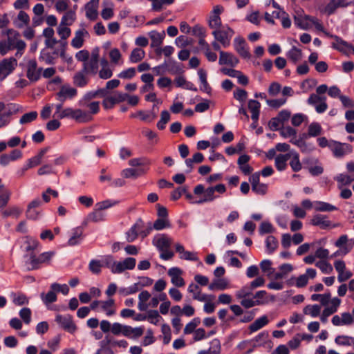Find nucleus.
<instances>
[{"label":"nucleus","instance_id":"f257e3e1","mask_svg":"<svg viewBox=\"0 0 354 354\" xmlns=\"http://www.w3.org/2000/svg\"><path fill=\"white\" fill-rule=\"evenodd\" d=\"M153 243L161 252V259L164 260H169L174 257V253L170 250V247L172 244V239L166 234H162L160 236L154 239Z\"/></svg>","mask_w":354,"mask_h":354},{"label":"nucleus","instance_id":"f03ea898","mask_svg":"<svg viewBox=\"0 0 354 354\" xmlns=\"http://www.w3.org/2000/svg\"><path fill=\"white\" fill-rule=\"evenodd\" d=\"M6 34L8 36L7 40L4 41L11 49H17L16 56L19 55H21L23 51L26 47V43L19 39L20 34L19 32L14 29H8L6 31Z\"/></svg>","mask_w":354,"mask_h":354},{"label":"nucleus","instance_id":"7ed1b4c3","mask_svg":"<svg viewBox=\"0 0 354 354\" xmlns=\"http://www.w3.org/2000/svg\"><path fill=\"white\" fill-rule=\"evenodd\" d=\"M58 117L61 119L64 118H70L74 119L78 122H88L93 120L91 113L84 111L82 109H73L72 108H66L63 109Z\"/></svg>","mask_w":354,"mask_h":354},{"label":"nucleus","instance_id":"20e7f679","mask_svg":"<svg viewBox=\"0 0 354 354\" xmlns=\"http://www.w3.org/2000/svg\"><path fill=\"white\" fill-rule=\"evenodd\" d=\"M234 34V30L227 26H223L219 28L214 29L212 32L215 39L220 42L224 47H227L230 45L231 38Z\"/></svg>","mask_w":354,"mask_h":354},{"label":"nucleus","instance_id":"39448f33","mask_svg":"<svg viewBox=\"0 0 354 354\" xmlns=\"http://www.w3.org/2000/svg\"><path fill=\"white\" fill-rule=\"evenodd\" d=\"M329 148L336 158H342L353 151V147L348 143H342L337 141H332L329 143Z\"/></svg>","mask_w":354,"mask_h":354},{"label":"nucleus","instance_id":"423d86ee","mask_svg":"<svg viewBox=\"0 0 354 354\" xmlns=\"http://www.w3.org/2000/svg\"><path fill=\"white\" fill-rule=\"evenodd\" d=\"M17 66V60L14 57L3 59L0 62V80H4L12 73Z\"/></svg>","mask_w":354,"mask_h":354},{"label":"nucleus","instance_id":"0eeeda50","mask_svg":"<svg viewBox=\"0 0 354 354\" xmlns=\"http://www.w3.org/2000/svg\"><path fill=\"white\" fill-rule=\"evenodd\" d=\"M50 257L51 254L48 252H44L39 257H36L34 252H31L26 261V263L29 265L28 269L29 270L38 269L41 263L48 261Z\"/></svg>","mask_w":354,"mask_h":354},{"label":"nucleus","instance_id":"6e6552de","mask_svg":"<svg viewBox=\"0 0 354 354\" xmlns=\"http://www.w3.org/2000/svg\"><path fill=\"white\" fill-rule=\"evenodd\" d=\"M26 69V77L30 81L37 82L39 80L43 68L38 67L37 62L35 59L28 61Z\"/></svg>","mask_w":354,"mask_h":354},{"label":"nucleus","instance_id":"1a4fd4ad","mask_svg":"<svg viewBox=\"0 0 354 354\" xmlns=\"http://www.w3.org/2000/svg\"><path fill=\"white\" fill-rule=\"evenodd\" d=\"M55 321L63 329L69 333H73L77 329V326L73 322L72 317L69 315L65 316L57 315Z\"/></svg>","mask_w":354,"mask_h":354},{"label":"nucleus","instance_id":"9d476101","mask_svg":"<svg viewBox=\"0 0 354 354\" xmlns=\"http://www.w3.org/2000/svg\"><path fill=\"white\" fill-rule=\"evenodd\" d=\"M239 59L232 53L225 51H220L219 64L229 65L232 67L236 66Z\"/></svg>","mask_w":354,"mask_h":354},{"label":"nucleus","instance_id":"9b49d317","mask_svg":"<svg viewBox=\"0 0 354 354\" xmlns=\"http://www.w3.org/2000/svg\"><path fill=\"white\" fill-rule=\"evenodd\" d=\"M182 270L178 268H172L169 270L168 274L171 278V283L177 287L185 286V281L181 277Z\"/></svg>","mask_w":354,"mask_h":354},{"label":"nucleus","instance_id":"f8f14e48","mask_svg":"<svg viewBox=\"0 0 354 354\" xmlns=\"http://www.w3.org/2000/svg\"><path fill=\"white\" fill-rule=\"evenodd\" d=\"M234 46L236 52L243 58H250V53L246 47V41L242 37L236 38L234 40Z\"/></svg>","mask_w":354,"mask_h":354},{"label":"nucleus","instance_id":"ddd939ff","mask_svg":"<svg viewBox=\"0 0 354 354\" xmlns=\"http://www.w3.org/2000/svg\"><path fill=\"white\" fill-rule=\"evenodd\" d=\"M331 38H333L335 41L333 42L332 46L344 53H348L351 50H352V48H353L351 45L348 44L346 41L342 40L340 37L336 35H331Z\"/></svg>","mask_w":354,"mask_h":354},{"label":"nucleus","instance_id":"4468645a","mask_svg":"<svg viewBox=\"0 0 354 354\" xmlns=\"http://www.w3.org/2000/svg\"><path fill=\"white\" fill-rule=\"evenodd\" d=\"M337 248L344 247V253H348L354 245V241L353 239L348 240L347 235H342L336 241L335 243Z\"/></svg>","mask_w":354,"mask_h":354},{"label":"nucleus","instance_id":"2eb2a0df","mask_svg":"<svg viewBox=\"0 0 354 354\" xmlns=\"http://www.w3.org/2000/svg\"><path fill=\"white\" fill-rule=\"evenodd\" d=\"M165 36V32L164 30H162L161 32H158L156 31H151L149 33V37L151 40V48L160 47V46L162 43Z\"/></svg>","mask_w":354,"mask_h":354},{"label":"nucleus","instance_id":"dca6fc26","mask_svg":"<svg viewBox=\"0 0 354 354\" xmlns=\"http://www.w3.org/2000/svg\"><path fill=\"white\" fill-rule=\"evenodd\" d=\"M291 158V153L279 154L275 158V167L279 171H283L287 167V161Z\"/></svg>","mask_w":354,"mask_h":354},{"label":"nucleus","instance_id":"f3484780","mask_svg":"<svg viewBox=\"0 0 354 354\" xmlns=\"http://www.w3.org/2000/svg\"><path fill=\"white\" fill-rule=\"evenodd\" d=\"M88 32L85 29L76 31L75 37L71 41V45L75 48H81L84 44V36L87 35Z\"/></svg>","mask_w":354,"mask_h":354},{"label":"nucleus","instance_id":"a211bd4d","mask_svg":"<svg viewBox=\"0 0 354 354\" xmlns=\"http://www.w3.org/2000/svg\"><path fill=\"white\" fill-rule=\"evenodd\" d=\"M146 173L145 169L143 168H138V169H133V168H128L125 169L122 171V176L126 178H137L138 176H140L142 175H144Z\"/></svg>","mask_w":354,"mask_h":354},{"label":"nucleus","instance_id":"6ab92c4d","mask_svg":"<svg viewBox=\"0 0 354 354\" xmlns=\"http://www.w3.org/2000/svg\"><path fill=\"white\" fill-rule=\"evenodd\" d=\"M326 216L317 214L313 217L311 220V223L313 225L320 226L322 228H325L330 225V221L326 220Z\"/></svg>","mask_w":354,"mask_h":354},{"label":"nucleus","instance_id":"aec40b11","mask_svg":"<svg viewBox=\"0 0 354 354\" xmlns=\"http://www.w3.org/2000/svg\"><path fill=\"white\" fill-rule=\"evenodd\" d=\"M145 57V52L140 48H136L132 51L129 56V60L132 63H137L142 61Z\"/></svg>","mask_w":354,"mask_h":354},{"label":"nucleus","instance_id":"412c9836","mask_svg":"<svg viewBox=\"0 0 354 354\" xmlns=\"http://www.w3.org/2000/svg\"><path fill=\"white\" fill-rule=\"evenodd\" d=\"M228 287V283L225 279H214L209 285V289L211 290H223Z\"/></svg>","mask_w":354,"mask_h":354},{"label":"nucleus","instance_id":"4be33fe9","mask_svg":"<svg viewBox=\"0 0 354 354\" xmlns=\"http://www.w3.org/2000/svg\"><path fill=\"white\" fill-rule=\"evenodd\" d=\"M77 94V90L74 88H65L62 87L60 91L57 93L58 97H64L61 99V102H64L66 97L72 98Z\"/></svg>","mask_w":354,"mask_h":354},{"label":"nucleus","instance_id":"5701e85b","mask_svg":"<svg viewBox=\"0 0 354 354\" xmlns=\"http://www.w3.org/2000/svg\"><path fill=\"white\" fill-rule=\"evenodd\" d=\"M290 142L299 147L302 152H309L313 147L306 143L303 138L296 139L295 136L290 140Z\"/></svg>","mask_w":354,"mask_h":354},{"label":"nucleus","instance_id":"b1692460","mask_svg":"<svg viewBox=\"0 0 354 354\" xmlns=\"http://www.w3.org/2000/svg\"><path fill=\"white\" fill-rule=\"evenodd\" d=\"M268 323V319L266 316H262L261 317L256 319L252 324L250 325L249 329L251 332H254Z\"/></svg>","mask_w":354,"mask_h":354},{"label":"nucleus","instance_id":"393cba45","mask_svg":"<svg viewBox=\"0 0 354 354\" xmlns=\"http://www.w3.org/2000/svg\"><path fill=\"white\" fill-rule=\"evenodd\" d=\"M287 55L289 59H290L294 64H296L301 59L302 52L301 50L293 46L288 51Z\"/></svg>","mask_w":354,"mask_h":354},{"label":"nucleus","instance_id":"a878e982","mask_svg":"<svg viewBox=\"0 0 354 354\" xmlns=\"http://www.w3.org/2000/svg\"><path fill=\"white\" fill-rule=\"evenodd\" d=\"M83 70L77 73L73 77V83L79 87H83L88 83V79L86 77Z\"/></svg>","mask_w":354,"mask_h":354},{"label":"nucleus","instance_id":"bb28decb","mask_svg":"<svg viewBox=\"0 0 354 354\" xmlns=\"http://www.w3.org/2000/svg\"><path fill=\"white\" fill-rule=\"evenodd\" d=\"M346 0H331L326 7V12L330 15L339 6H345Z\"/></svg>","mask_w":354,"mask_h":354},{"label":"nucleus","instance_id":"cd10ccee","mask_svg":"<svg viewBox=\"0 0 354 354\" xmlns=\"http://www.w3.org/2000/svg\"><path fill=\"white\" fill-rule=\"evenodd\" d=\"M198 73L200 77V80L203 84L201 90L207 93H209L211 92L212 88L207 83V74L203 68H200Z\"/></svg>","mask_w":354,"mask_h":354},{"label":"nucleus","instance_id":"c85d7f7f","mask_svg":"<svg viewBox=\"0 0 354 354\" xmlns=\"http://www.w3.org/2000/svg\"><path fill=\"white\" fill-rule=\"evenodd\" d=\"M335 342L339 346H354V338L346 335H338Z\"/></svg>","mask_w":354,"mask_h":354},{"label":"nucleus","instance_id":"c756f323","mask_svg":"<svg viewBox=\"0 0 354 354\" xmlns=\"http://www.w3.org/2000/svg\"><path fill=\"white\" fill-rule=\"evenodd\" d=\"M98 68V62L93 60L86 61L84 63L83 71L86 73L95 74Z\"/></svg>","mask_w":354,"mask_h":354},{"label":"nucleus","instance_id":"7c9ffc66","mask_svg":"<svg viewBox=\"0 0 354 354\" xmlns=\"http://www.w3.org/2000/svg\"><path fill=\"white\" fill-rule=\"evenodd\" d=\"M315 209L317 212H332L337 208L331 204L319 201L316 203Z\"/></svg>","mask_w":354,"mask_h":354},{"label":"nucleus","instance_id":"2f4dec72","mask_svg":"<svg viewBox=\"0 0 354 354\" xmlns=\"http://www.w3.org/2000/svg\"><path fill=\"white\" fill-rule=\"evenodd\" d=\"M83 234L82 227H78L73 230V235L68 240V244L71 246L75 245L78 243V239H81Z\"/></svg>","mask_w":354,"mask_h":354},{"label":"nucleus","instance_id":"473e14b6","mask_svg":"<svg viewBox=\"0 0 354 354\" xmlns=\"http://www.w3.org/2000/svg\"><path fill=\"white\" fill-rule=\"evenodd\" d=\"M120 80L117 79L109 80L106 84V87L97 91L98 93H101L102 95H105L108 90L114 89L120 85Z\"/></svg>","mask_w":354,"mask_h":354},{"label":"nucleus","instance_id":"72a5a7b5","mask_svg":"<svg viewBox=\"0 0 354 354\" xmlns=\"http://www.w3.org/2000/svg\"><path fill=\"white\" fill-rule=\"evenodd\" d=\"M291 157H292V159L290 162V165L292 168V169L295 171V172H297L299 171H300L302 168V166H301V163L300 162V160H299V154L297 153H291Z\"/></svg>","mask_w":354,"mask_h":354},{"label":"nucleus","instance_id":"f704fd0d","mask_svg":"<svg viewBox=\"0 0 354 354\" xmlns=\"http://www.w3.org/2000/svg\"><path fill=\"white\" fill-rule=\"evenodd\" d=\"M56 290H53L51 289L47 294L42 292L41 294V298L44 303L46 305L53 303L57 300V295L55 293Z\"/></svg>","mask_w":354,"mask_h":354},{"label":"nucleus","instance_id":"c9c22d12","mask_svg":"<svg viewBox=\"0 0 354 354\" xmlns=\"http://www.w3.org/2000/svg\"><path fill=\"white\" fill-rule=\"evenodd\" d=\"M303 311L305 315H310L312 317H315L319 315L321 307L318 305H308L304 308Z\"/></svg>","mask_w":354,"mask_h":354},{"label":"nucleus","instance_id":"e433bc0d","mask_svg":"<svg viewBox=\"0 0 354 354\" xmlns=\"http://www.w3.org/2000/svg\"><path fill=\"white\" fill-rule=\"evenodd\" d=\"M115 305V301L113 299H109L107 301H101V308L103 310L106 311L108 316H111L115 313V310L111 309Z\"/></svg>","mask_w":354,"mask_h":354},{"label":"nucleus","instance_id":"4c0bfd02","mask_svg":"<svg viewBox=\"0 0 354 354\" xmlns=\"http://www.w3.org/2000/svg\"><path fill=\"white\" fill-rule=\"evenodd\" d=\"M266 243L269 253H272L278 247V241L274 236H268Z\"/></svg>","mask_w":354,"mask_h":354},{"label":"nucleus","instance_id":"58836bf2","mask_svg":"<svg viewBox=\"0 0 354 354\" xmlns=\"http://www.w3.org/2000/svg\"><path fill=\"white\" fill-rule=\"evenodd\" d=\"M170 120V114L167 111H162L160 114V120L157 123V127L160 130H163L165 129L166 124Z\"/></svg>","mask_w":354,"mask_h":354},{"label":"nucleus","instance_id":"ea45409f","mask_svg":"<svg viewBox=\"0 0 354 354\" xmlns=\"http://www.w3.org/2000/svg\"><path fill=\"white\" fill-rule=\"evenodd\" d=\"M322 133V127L317 122H313L308 127V134L309 136L315 137Z\"/></svg>","mask_w":354,"mask_h":354},{"label":"nucleus","instance_id":"a19ab883","mask_svg":"<svg viewBox=\"0 0 354 354\" xmlns=\"http://www.w3.org/2000/svg\"><path fill=\"white\" fill-rule=\"evenodd\" d=\"M37 111H31L27 113L24 114L20 120L19 122L21 124L30 123L34 120H35L37 118Z\"/></svg>","mask_w":354,"mask_h":354},{"label":"nucleus","instance_id":"79ce46f5","mask_svg":"<svg viewBox=\"0 0 354 354\" xmlns=\"http://www.w3.org/2000/svg\"><path fill=\"white\" fill-rule=\"evenodd\" d=\"M17 19L21 22L17 25V26L19 28H23L24 26H28L30 23V17L24 11L21 10L19 12Z\"/></svg>","mask_w":354,"mask_h":354},{"label":"nucleus","instance_id":"37998d69","mask_svg":"<svg viewBox=\"0 0 354 354\" xmlns=\"http://www.w3.org/2000/svg\"><path fill=\"white\" fill-rule=\"evenodd\" d=\"M215 198L214 191L212 187L205 190L203 198L199 200L198 203H203L205 202L212 201Z\"/></svg>","mask_w":354,"mask_h":354},{"label":"nucleus","instance_id":"c03bdc74","mask_svg":"<svg viewBox=\"0 0 354 354\" xmlns=\"http://www.w3.org/2000/svg\"><path fill=\"white\" fill-rule=\"evenodd\" d=\"M104 215L99 208L95 209L88 215V220L92 222H100L104 220Z\"/></svg>","mask_w":354,"mask_h":354},{"label":"nucleus","instance_id":"a18cd8bd","mask_svg":"<svg viewBox=\"0 0 354 354\" xmlns=\"http://www.w3.org/2000/svg\"><path fill=\"white\" fill-rule=\"evenodd\" d=\"M272 262L270 260H263L260 263V267L263 272L267 273L268 277H271V274L274 273V269L271 267Z\"/></svg>","mask_w":354,"mask_h":354},{"label":"nucleus","instance_id":"49530a36","mask_svg":"<svg viewBox=\"0 0 354 354\" xmlns=\"http://www.w3.org/2000/svg\"><path fill=\"white\" fill-rule=\"evenodd\" d=\"M209 26L212 29H216L221 28L222 26L221 19L218 15H212L209 17Z\"/></svg>","mask_w":354,"mask_h":354},{"label":"nucleus","instance_id":"de8ad7c7","mask_svg":"<svg viewBox=\"0 0 354 354\" xmlns=\"http://www.w3.org/2000/svg\"><path fill=\"white\" fill-rule=\"evenodd\" d=\"M75 12L72 11L67 12L62 17L61 26H71L75 21Z\"/></svg>","mask_w":354,"mask_h":354},{"label":"nucleus","instance_id":"09e8293b","mask_svg":"<svg viewBox=\"0 0 354 354\" xmlns=\"http://www.w3.org/2000/svg\"><path fill=\"white\" fill-rule=\"evenodd\" d=\"M103 264L99 260L91 261L88 268L91 272L95 274H98L101 272V268Z\"/></svg>","mask_w":354,"mask_h":354},{"label":"nucleus","instance_id":"8fccbe9b","mask_svg":"<svg viewBox=\"0 0 354 354\" xmlns=\"http://www.w3.org/2000/svg\"><path fill=\"white\" fill-rule=\"evenodd\" d=\"M160 318L158 312L156 310H150L147 312V319L151 324H157Z\"/></svg>","mask_w":354,"mask_h":354},{"label":"nucleus","instance_id":"3c124183","mask_svg":"<svg viewBox=\"0 0 354 354\" xmlns=\"http://www.w3.org/2000/svg\"><path fill=\"white\" fill-rule=\"evenodd\" d=\"M169 226V222L167 218H158L153 223V228L156 230H160Z\"/></svg>","mask_w":354,"mask_h":354},{"label":"nucleus","instance_id":"603ef678","mask_svg":"<svg viewBox=\"0 0 354 354\" xmlns=\"http://www.w3.org/2000/svg\"><path fill=\"white\" fill-rule=\"evenodd\" d=\"M279 131L281 136L283 138H288L292 136L294 138L297 134V131L290 126L286 127H282Z\"/></svg>","mask_w":354,"mask_h":354},{"label":"nucleus","instance_id":"864d4df0","mask_svg":"<svg viewBox=\"0 0 354 354\" xmlns=\"http://www.w3.org/2000/svg\"><path fill=\"white\" fill-rule=\"evenodd\" d=\"M316 266L318 267L324 273L329 274L333 271L332 266L325 261H319L316 263Z\"/></svg>","mask_w":354,"mask_h":354},{"label":"nucleus","instance_id":"5fc2aeb1","mask_svg":"<svg viewBox=\"0 0 354 354\" xmlns=\"http://www.w3.org/2000/svg\"><path fill=\"white\" fill-rule=\"evenodd\" d=\"M252 290H253L250 286L243 287L241 289L236 292V297L238 299L245 298L251 295L252 294Z\"/></svg>","mask_w":354,"mask_h":354},{"label":"nucleus","instance_id":"6e6d98bb","mask_svg":"<svg viewBox=\"0 0 354 354\" xmlns=\"http://www.w3.org/2000/svg\"><path fill=\"white\" fill-rule=\"evenodd\" d=\"M97 6H89L88 3H86L85 8H86V17L91 19L94 20L96 19L97 13Z\"/></svg>","mask_w":354,"mask_h":354},{"label":"nucleus","instance_id":"4d7b16f0","mask_svg":"<svg viewBox=\"0 0 354 354\" xmlns=\"http://www.w3.org/2000/svg\"><path fill=\"white\" fill-rule=\"evenodd\" d=\"M242 299L241 304L245 308H252L254 306L263 304V302L259 300H253L252 299H246L245 297Z\"/></svg>","mask_w":354,"mask_h":354},{"label":"nucleus","instance_id":"13d9d810","mask_svg":"<svg viewBox=\"0 0 354 354\" xmlns=\"http://www.w3.org/2000/svg\"><path fill=\"white\" fill-rule=\"evenodd\" d=\"M20 317L23 319V321L28 324L31 320V310L28 308H24L19 312Z\"/></svg>","mask_w":354,"mask_h":354},{"label":"nucleus","instance_id":"bf43d9fd","mask_svg":"<svg viewBox=\"0 0 354 354\" xmlns=\"http://www.w3.org/2000/svg\"><path fill=\"white\" fill-rule=\"evenodd\" d=\"M136 71L135 68H129L118 74V77L122 79H131L136 75Z\"/></svg>","mask_w":354,"mask_h":354},{"label":"nucleus","instance_id":"052dcab7","mask_svg":"<svg viewBox=\"0 0 354 354\" xmlns=\"http://www.w3.org/2000/svg\"><path fill=\"white\" fill-rule=\"evenodd\" d=\"M20 214L21 211L16 207H9L2 211V215L4 217L15 216L16 218H18Z\"/></svg>","mask_w":354,"mask_h":354},{"label":"nucleus","instance_id":"680f3d73","mask_svg":"<svg viewBox=\"0 0 354 354\" xmlns=\"http://www.w3.org/2000/svg\"><path fill=\"white\" fill-rule=\"evenodd\" d=\"M336 180L342 185H348L354 180V178L348 175L341 174L336 178Z\"/></svg>","mask_w":354,"mask_h":354},{"label":"nucleus","instance_id":"e2e57ef3","mask_svg":"<svg viewBox=\"0 0 354 354\" xmlns=\"http://www.w3.org/2000/svg\"><path fill=\"white\" fill-rule=\"evenodd\" d=\"M50 289L56 290V292H61L64 295H68L69 292V288L66 284L60 285L57 283L51 284Z\"/></svg>","mask_w":354,"mask_h":354},{"label":"nucleus","instance_id":"0e129e2a","mask_svg":"<svg viewBox=\"0 0 354 354\" xmlns=\"http://www.w3.org/2000/svg\"><path fill=\"white\" fill-rule=\"evenodd\" d=\"M99 77L103 80H107L112 77L113 70L110 67H102L99 71Z\"/></svg>","mask_w":354,"mask_h":354},{"label":"nucleus","instance_id":"69168bd1","mask_svg":"<svg viewBox=\"0 0 354 354\" xmlns=\"http://www.w3.org/2000/svg\"><path fill=\"white\" fill-rule=\"evenodd\" d=\"M283 123L277 118H272L268 123L269 127L272 131L280 130L283 127Z\"/></svg>","mask_w":354,"mask_h":354},{"label":"nucleus","instance_id":"338daca9","mask_svg":"<svg viewBox=\"0 0 354 354\" xmlns=\"http://www.w3.org/2000/svg\"><path fill=\"white\" fill-rule=\"evenodd\" d=\"M187 192V187H178L175 190H174L171 194V198L173 201H176L179 199L181 196Z\"/></svg>","mask_w":354,"mask_h":354},{"label":"nucleus","instance_id":"774afa93","mask_svg":"<svg viewBox=\"0 0 354 354\" xmlns=\"http://www.w3.org/2000/svg\"><path fill=\"white\" fill-rule=\"evenodd\" d=\"M322 101H326V97L319 96L317 93L310 94L308 99V103L310 105H316L317 103Z\"/></svg>","mask_w":354,"mask_h":354}]
</instances>
